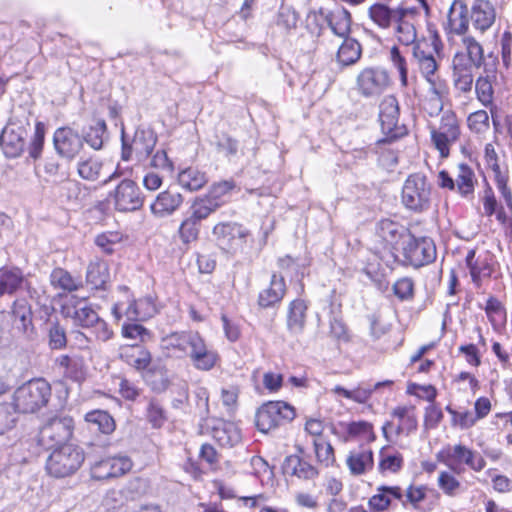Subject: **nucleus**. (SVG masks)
Returning a JSON list of instances; mask_svg holds the SVG:
<instances>
[{"instance_id":"obj_1","label":"nucleus","mask_w":512,"mask_h":512,"mask_svg":"<svg viewBox=\"0 0 512 512\" xmlns=\"http://www.w3.org/2000/svg\"><path fill=\"white\" fill-rule=\"evenodd\" d=\"M31 113L24 109L13 112L0 134V146L6 157L17 158L25 149Z\"/></svg>"},{"instance_id":"obj_2","label":"nucleus","mask_w":512,"mask_h":512,"mask_svg":"<svg viewBox=\"0 0 512 512\" xmlns=\"http://www.w3.org/2000/svg\"><path fill=\"white\" fill-rule=\"evenodd\" d=\"M437 256L436 245L430 237H415L411 233L401 247V258L392 253L393 263L420 268L434 262Z\"/></svg>"},{"instance_id":"obj_3","label":"nucleus","mask_w":512,"mask_h":512,"mask_svg":"<svg viewBox=\"0 0 512 512\" xmlns=\"http://www.w3.org/2000/svg\"><path fill=\"white\" fill-rule=\"evenodd\" d=\"M433 186L423 173H413L405 180L401 201L404 207L415 213L428 211L432 204Z\"/></svg>"},{"instance_id":"obj_4","label":"nucleus","mask_w":512,"mask_h":512,"mask_svg":"<svg viewBox=\"0 0 512 512\" xmlns=\"http://www.w3.org/2000/svg\"><path fill=\"white\" fill-rule=\"evenodd\" d=\"M51 450L46 461V469L56 478L74 474L85 460L83 449L73 444H64Z\"/></svg>"},{"instance_id":"obj_5","label":"nucleus","mask_w":512,"mask_h":512,"mask_svg":"<svg viewBox=\"0 0 512 512\" xmlns=\"http://www.w3.org/2000/svg\"><path fill=\"white\" fill-rule=\"evenodd\" d=\"M50 397V384L42 378L33 379L17 388L14 405L18 412L35 413L47 405Z\"/></svg>"},{"instance_id":"obj_6","label":"nucleus","mask_w":512,"mask_h":512,"mask_svg":"<svg viewBox=\"0 0 512 512\" xmlns=\"http://www.w3.org/2000/svg\"><path fill=\"white\" fill-rule=\"evenodd\" d=\"M296 416L293 406L284 401H269L258 408L255 415L256 427L260 432L268 433Z\"/></svg>"},{"instance_id":"obj_7","label":"nucleus","mask_w":512,"mask_h":512,"mask_svg":"<svg viewBox=\"0 0 512 512\" xmlns=\"http://www.w3.org/2000/svg\"><path fill=\"white\" fill-rule=\"evenodd\" d=\"M400 108L398 100L393 95L383 98L379 104V121L382 133L385 138L379 140L380 143L394 141L407 133V128L399 124Z\"/></svg>"},{"instance_id":"obj_8","label":"nucleus","mask_w":512,"mask_h":512,"mask_svg":"<svg viewBox=\"0 0 512 512\" xmlns=\"http://www.w3.org/2000/svg\"><path fill=\"white\" fill-rule=\"evenodd\" d=\"M156 143L157 135L149 128H137L131 144L125 141L124 133H122L121 158L124 161H129L134 154L138 162H144L151 155Z\"/></svg>"},{"instance_id":"obj_9","label":"nucleus","mask_w":512,"mask_h":512,"mask_svg":"<svg viewBox=\"0 0 512 512\" xmlns=\"http://www.w3.org/2000/svg\"><path fill=\"white\" fill-rule=\"evenodd\" d=\"M114 208L119 212H134L142 208L144 195L138 184L131 179H123L109 193Z\"/></svg>"},{"instance_id":"obj_10","label":"nucleus","mask_w":512,"mask_h":512,"mask_svg":"<svg viewBox=\"0 0 512 512\" xmlns=\"http://www.w3.org/2000/svg\"><path fill=\"white\" fill-rule=\"evenodd\" d=\"M74 421L70 416L54 417L40 430L39 441L46 449H52L66 444L71 438Z\"/></svg>"},{"instance_id":"obj_11","label":"nucleus","mask_w":512,"mask_h":512,"mask_svg":"<svg viewBox=\"0 0 512 512\" xmlns=\"http://www.w3.org/2000/svg\"><path fill=\"white\" fill-rule=\"evenodd\" d=\"M430 134L441 157H448L450 143L455 142L460 134L456 115L452 111H445L441 117L439 128L430 127Z\"/></svg>"},{"instance_id":"obj_12","label":"nucleus","mask_w":512,"mask_h":512,"mask_svg":"<svg viewBox=\"0 0 512 512\" xmlns=\"http://www.w3.org/2000/svg\"><path fill=\"white\" fill-rule=\"evenodd\" d=\"M391 416L396 418L398 423L395 425L393 421H387L382 426V433L387 441H394L393 436H408L417 429L418 421L413 406H398L393 409Z\"/></svg>"},{"instance_id":"obj_13","label":"nucleus","mask_w":512,"mask_h":512,"mask_svg":"<svg viewBox=\"0 0 512 512\" xmlns=\"http://www.w3.org/2000/svg\"><path fill=\"white\" fill-rule=\"evenodd\" d=\"M356 84L362 96L374 97L387 89L390 77L388 72L381 67H367L358 74Z\"/></svg>"},{"instance_id":"obj_14","label":"nucleus","mask_w":512,"mask_h":512,"mask_svg":"<svg viewBox=\"0 0 512 512\" xmlns=\"http://www.w3.org/2000/svg\"><path fill=\"white\" fill-rule=\"evenodd\" d=\"M437 459L449 466L455 472H459L455 464H466L472 470L479 472L486 466L485 459L476 451L462 444H457L448 449L446 456L443 452L437 454Z\"/></svg>"},{"instance_id":"obj_15","label":"nucleus","mask_w":512,"mask_h":512,"mask_svg":"<svg viewBox=\"0 0 512 512\" xmlns=\"http://www.w3.org/2000/svg\"><path fill=\"white\" fill-rule=\"evenodd\" d=\"M217 245L228 253L240 247L248 234L247 230L234 222H220L212 230Z\"/></svg>"},{"instance_id":"obj_16","label":"nucleus","mask_w":512,"mask_h":512,"mask_svg":"<svg viewBox=\"0 0 512 512\" xmlns=\"http://www.w3.org/2000/svg\"><path fill=\"white\" fill-rule=\"evenodd\" d=\"M132 468L131 460L126 456L103 458L91 465V477L95 480H107L124 475Z\"/></svg>"},{"instance_id":"obj_17","label":"nucleus","mask_w":512,"mask_h":512,"mask_svg":"<svg viewBox=\"0 0 512 512\" xmlns=\"http://www.w3.org/2000/svg\"><path fill=\"white\" fill-rule=\"evenodd\" d=\"M53 144L59 156L73 160L83 148V139L72 128L60 127L54 132Z\"/></svg>"},{"instance_id":"obj_18","label":"nucleus","mask_w":512,"mask_h":512,"mask_svg":"<svg viewBox=\"0 0 512 512\" xmlns=\"http://www.w3.org/2000/svg\"><path fill=\"white\" fill-rule=\"evenodd\" d=\"M469 11L473 28L481 33L487 31L496 20L494 5L488 0H474Z\"/></svg>"},{"instance_id":"obj_19","label":"nucleus","mask_w":512,"mask_h":512,"mask_svg":"<svg viewBox=\"0 0 512 512\" xmlns=\"http://www.w3.org/2000/svg\"><path fill=\"white\" fill-rule=\"evenodd\" d=\"M189 358L196 369L209 371L216 365L219 355L206 345L205 340L199 334L191 351H189Z\"/></svg>"},{"instance_id":"obj_20","label":"nucleus","mask_w":512,"mask_h":512,"mask_svg":"<svg viewBox=\"0 0 512 512\" xmlns=\"http://www.w3.org/2000/svg\"><path fill=\"white\" fill-rule=\"evenodd\" d=\"M27 285L28 281L20 268L15 266H3L0 268V297L15 295Z\"/></svg>"},{"instance_id":"obj_21","label":"nucleus","mask_w":512,"mask_h":512,"mask_svg":"<svg viewBox=\"0 0 512 512\" xmlns=\"http://www.w3.org/2000/svg\"><path fill=\"white\" fill-rule=\"evenodd\" d=\"M377 234L388 245L396 249V245H403L410 232L403 225L390 219H382L377 223Z\"/></svg>"},{"instance_id":"obj_22","label":"nucleus","mask_w":512,"mask_h":512,"mask_svg":"<svg viewBox=\"0 0 512 512\" xmlns=\"http://www.w3.org/2000/svg\"><path fill=\"white\" fill-rule=\"evenodd\" d=\"M181 193L168 189L160 192L151 204V212L157 217H165L173 214L183 204Z\"/></svg>"},{"instance_id":"obj_23","label":"nucleus","mask_w":512,"mask_h":512,"mask_svg":"<svg viewBox=\"0 0 512 512\" xmlns=\"http://www.w3.org/2000/svg\"><path fill=\"white\" fill-rule=\"evenodd\" d=\"M447 18L451 32L457 35H464L468 31L470 11L463 0H453L449 7Z\"/></svg>"},{"instance_id":"obj_24","label":"nucleus","mask_w":512,"mask_h":512,"mask_svg":"<svg viewBox=\"0 0 512 512\" xmlns=\"http://www.w3.org/2000/svg\"><path fill=\"white\" fill-rule=\"evenodd\" d=\"M199 333L195 331H185L172 333L164 340L166 349L172 351V355L178 358L189 357Z\"/></svg>"},{"instance_id":"obj_25","label":"nucleus","mask_w":512,"mask_h":512,"mask_svg":"<svg viewBox=\"0 0 512 512\" xmlns=\"http://www.w3.org/2000/svg\"><path fill=\"white\" fill-rule=\"evenodd\" d=\"M308 305L303 299H295L288 306L286 326L293 336L303 333L306 325Z\"/></svg>"},{"instance_id":"obj_26","label":"nucleus","mask_w":512,"mask_h":512,"mask_svg":"<svg viewBox=\"0 0 512 512\" xmlns=\"http://www.w3.org/2000/svg\"><path fill=\"white\" fill-rule=\"evenodd\" d=\"M412 56L416 61L421 76L428 77L437 74L439 62L433 55L428 44L417 43L412 47Z\"/></svg>"},{"instance_id":"obj_27","label":"nucleus","mask_w":512,"mask_h":512,"mask_svg":"<svg viewBox=\"0 0 512 512\" xmlns=\"http://www.w3.org/2000/svg\"><path fill=\"white\" fill-rule=\"evenodd\" d=\"M286 293V284L282 276L273 274L268 288L262 290L258 296V305L261 308H271L279 304Z\"/></svg>"},{"instance_id":"obj_28","label":"nucleus","mask_w":512,"mask_h":512,"mask_svg":"<svg viewBox=\"0 0 512 512\" xmlns=\"http://www.w3.org/2000/svg\"><path fill=\"white\" fill-rule=\"evenodd\" d=\"M485 76H480L475 84V91L478 100L484 105L488 106L493 101V80L496 73V58L492 63L488 62L484 66Z\"/></svg>"},{"instance_id":"obj_29","label":"nucleus","mask_w":512,"mask_h":512,"mask_svg":"<svg viewBox=\"0 0 512 512\" xmlns=\"http://www.w3.org/2000/svg\"><path fill=\"white\" fill-rule=\"evenodd\" d=\"M285 473L304 480H312L318 476V470L299 455H289L283 462Z\"/></svg>"},{"instance_id":"obj_30","label":"nucleus","mask_w":512,"mask_h":512,"mask_svg":"<svg viewBox=\"0 0 512 512\" xmlns=\"http://www.w3.org/2000/svg\"><path fill=\"white\" fill-rule=\"evenodd\" d=\"M325 20L333 34L341 38L349 37L352 20L351 14L347 9L341 7L334 11H329L325 15Z\"/></svg>"},{"instance_id":"obj_31","label":"nucleus","mask_w":512,"mask_h":512,"mask_svg":"<svg viewBox=\"0 0 512 512\" xmlns=\"http://www.w3.org/2000/svg\"><path fill=\"white\" fill-rule=\"evenodd\" d=\"M211 435L213 439L223 447H232L241 440L239 429L231 422L217 421L216 424L212 426Z\"/></svg>"},{"instance_id":"obj_32","label":"nucleus","mask_w":512,"mask_h":512,"mask_svg":"<svg viewBox=\"0 0 512 512\" xmlns=\"http://www.w3.org/2000/svg\"><path fill=\"white\" fill-rule=\"evenodd\" d=\"M361 56V44L354 38L346 37L337 51L336 61L341 67H348L356 64Z\"/></svg>"},{"instance_id":"obj_33","label":"nucleus","mask_w":512,"mask_h":512,"mask_svg":"<svg viewBox=\"0 0 512 512\" xmlns=\"http://www.w3.org/2000/svg\"><path fill=\"white\" fill-rule=\"evenodd\" d=\"M12 316L15 329L26 335L33 332L31 307L24 300L14 302Z\"/></svg>"},{"instance_id":"obj_34","label":"nucleus","mask_w":512,"mask_h":512,"mask_svg":"<svg viewBox=\"0 0 512 512\" xmlns=\"http://www.w3.org/2000/svg\"><path fill=\"white\" fill-rule=\"evenodd\" d=\"M346 463L351 474L362 475L373 467V452L366 448L351 451Z\"/></svg>"},{"instance_id":"obj_35","label":"nucleus","mask_w":512,"mask_h":512,"mask_svg":"<svg viewBox=\"0 0 512 512\" xmlns=\"http://www.w3.org/2000/svg\"><path fill=\"white\" fill-rule=\"evenodd\" d=\"M179 185L190 192L202 189L208 183V177L204 171L197 167H188L178 174Z\"/></svg>"},{"instance_id":"obj_36","label":"nucleus","mask_w":512,"mask_h":512,"mask_svg":"<svg viewBox=\"0 0 512 512\" xmlns=\"http://www.w3.org/2000/svg\"><path fill=\"white\" fill-rule=\"evenodd\" d=\"M85 421L91 431H98L102 434L109 435L116 428L113 417L104 410H93L85 415Z\"/></svg>"},{"instance_id":"obj_37","label":"nucleus","mask_w":512,"mask_h":512,"mask_svg":"<svg viewBox=\"0 0 512 512\" xmlns=\"http://www.w3.org/2000/svg\"><path fill=\"white\" fill-rule=\"evenodd\" d=\"M109 277V269L105 261L96 260L89 263L86 271V283L92 289H105Z\"/></svg>"},{"instance_id":"obj_38","label":"nucleus","mask_w":512,"mask_h":512,"mask_svg":"<svg viewBox=\"0 0 512 512\" xmlns=\"http://www.w3.org/2000/svg\"><path fill=\"white\" fill-rule=\"evenodd\" d=\"M369 17L380 28H388L393 20L404 16L403 10H392L382 3L373 4L368 10Z\"/></svg>"},{"instance_id":"obj_39","label":"nucleus","mask_w":512,"mask_h":512,"mask_svg":"<svg viewBox=\"0 0 512 512\" xmlns=\"http://www.w3.org/2000/svg\"><path fill=\"white\" fill-rule=\"evenodd\" d=\"M475 182V174L472 168L465 163H460L458 165V173L455 179L456 191L462 197L473 195Z\"/></svg>"},{"instance_id":"obj_40","label":"nucleus","mask_w":512,"mask_h":512,"mask_svg":"<svg viewBox=\"0 0 512 512\" xmlns=\"http://www.w3.org/2000/svg\"><path fill=\"white\" fill-rule=\"evenodd\" d=\"M81 138L83 143L86 142L92 149H102L105 140H107V125L104 120H98L88 129L83 130Z\"/></svg>"},{"instance_id":"obj_41","label":"nucleus","mask_w":512,"mask_h":512,"mask_svg":"<svg viewBox=\"0 0 512 512\" xmlns=\"http://www.w3.org/2000/svg\"><path fill=\"white\" fill-rule=\"evenodd\" d=\"M143 377L154 392H164L169 386L167 370L161 365H152L144 372Z\"/></svg>"},{"instance_id":"obj_42","label":"nucleus","mask_w":512,"mask_h":512,"mask_svg":"<svg viewBox=\"0 0 512 512\" xmlns=\"http://www.w3.org/2000/svg\"><path fill=\"white\" fill-rule=\"evenodd\" d=\"M70 316L75 325L87 329H90L91 326L97 322L99 317L92 306L84 301L77 303L73 307V312L70 313Z\"/></svg>"},{"instance_id":"obj_43","label":"nucleus","mask_w":512,"mask_h":512,"mask_svg":"<svg viewBox=\"0 0 512 512\" xmlns=\"http://www.w3.org/2000/svg\"><path fill=\"white\" fill-rule=\"evenodd\" d=\"M219 208L220 207L217 202H213L212 199L204 194L195 197L189 210L190 215L201 223Z\"/></svg>"},{"instance_id":"obj_44","label":"nucleus","mask_w":512,"mask_h":512,"mask_svg":"<svg viewBox=\"0 0 512 512\" xmlns=\"http://www.w3.org/2000/svg\"><path fill=\"white\" fill-rule=\"evenodd\" d=\"M466 265L470 271L472 281L479 285L482 277L490 276L491 269L486 260H481L480 257L476 258V250L471 249L468 251L465 258Z\"/></svg>"},{"instance_id":"obj_45","label":"nucleus","mask_w":512,"mask_h":512,"mask_svg":"<svg viewBox=\"0 0 512 512\" xmlns=\"http://www.w3.org/2000/svg\"><path fill=\"white\" fill-rule=\"evenodd\" d=\"M50 282L54 288L68 292L76 291L82 287V281L79 278H74L68 271L62 268H55L52 271Z\"/></svg>"},{"instance_id":"obj_46","label":"nucleus","mask_w":512,"mask_h":512,"mask_svg":"<svg viewBox=\"0 0 512 512\" xmlns=\"http://www.w3.org/2000/svg\"><path fill=\"white\" fill-rule=\"evenodd\" d=\"M345 429L349 438H358L368 442L375 440V434L373 432V425L368 421H353L350 423H340Z\"/></svg>"},{"instance_id":"obj_47","label":"nucleus","mask_w":512,"mask_h":512,"mask_svg":"<svg viewBox=\"0 0 512 512\" xmlns=\"http://www.w3.org/2000/svg\"><path fill=\"white\" fill-rule=\"evenodd\" d=\"M379 471L381 473H397L403 467L404 459L398 451L382 448L380 451Z\"/></svg>"},{"instance_id":"obj_48","label":"nucleus","mask_w":512,"mask_h":512,"mask_svg":"<svg viewBox=\"0 0 512 512\" xmlns=\"http://www.w3.org/2000/svg\"><path fill=\"white\" fill-rule=\"evenodd\" d=\"M48 346L52 350L64 349L67 345L66 329L59 321H49L46 327Z\"/></svg>"},{"instance_id":"obj_49","label":"nucleus","mask_w":512,"mask_h":512,"mask_svg":"<svg viewBox=\"0 0 512 512\" xmlns=\"http://www.w3.org/2000/svg\"><path fill=\"white\" fill-rule=\"evenodd\" d=\"M462 43L465 49L464 53L468 56L472 65H474L475 68L485 66L486 63L484 62V50L482 45L472 36H464Z\"/></svg>"},{"instance_id":"obj_50","label":"nucleus","mask_w":512,"mask_h":512,"mask_svg":"<svg viewBox=\"0 0 512 512\" xmlns=\"http://www.w3.org/2000/svg\"><path fill=\"white\" fill-rule=\"evenodd\" d=\"M102 169V162L95 158L80 159L77 163L78 175L87 181H96Z\"/></svg>"},{"instance_id":"obj_51","label":"nucleus","mask_w":512,"mask_h":512,"mask_svg":"<svg viewBox=\"0 0 512 512\" xmlns=\"http://www.w3.org/2000/svg\"><path fill=\"white\" fill-rule=\"evenodd\" d=\"M46 126L43 122L37 121L35 124L34 134L28 145L29 156L38 159L43 151L45 142Z\"/></svg>"},{"instance_id":"obj_52","label":"nucleus","mask_w":512,"mask_h":512,"mask_svg":"<svg viewBox=\"0 0 512 512\" xmlns=\"http://www.w3.org/2000/svg\"><path fill=\"white\" fill-rule=\"evenodd\" d=\"M18 410L12 403H0V435L15 427Z\"/></svg>"},{"instance_id":"obj_53","label":"nucleus","mask_w":512,"mask_h":512,"mask_svg":"<svg viewBox=\"0 0 512 512\" xmlns=\"http://www.w3.org/2000/svg\"><path fill=\"white\" fill-rule=\"evenodd\" d=\"M200 227L201 223L194 217L191 215L186 217L179 227V235L182 242L184 244H189L196 241L199 236Z\"/></svg>"},{"instance_id":"obj_54","label":"nucleus","mask_w":512,"mask_h":512,"mask_svg":"<svg viewBox=\"0 0 512 512\" xmlns=\"http://www.w3.org/2000/svg\"><path fill=\"white\" fill-rule=\"evenodd\" d=\"M494 174V181L498 191L500 192L507 208L512 211V192L507 187L508 175L505 171H502L500 166L497 168H490Z\"/></svg>"},{"instance_id":"obj_55","label":"nucleus","mask_w":512,"mask_h":512,"mask_svg":"<svg viewBox=\"0 0 512 512\" xmlns=\"http://www.w3.org/2000/svg\"><path fill=\"white\" fill-rule=\"evenodd\" d=\"M121 334L124 338L139 340L140 342H146L152 338L151 331L139 323H124Z\"/></svg>"},{"instance_id":"obj_56","label":"nucleus","mask_w":512,"mask_h":512,"mask_svg":"<svg viewBox=\"0 0 512 512\" xmlns=\"http://www.w3.org/2000/svg\"><path fill=\"white\" fill-rule=\"evenodd\" d=\"M397 21L396 36L398 41L405 46L412 45L413 47L417 44L415 42L417 33L414 25L408 21L402 20V18H398Z\"/></svg>"},{"instance_id":"obj_57","label":"nucleus","mask_w":512,"mask_h":512,"mask_svg":"<svg viewBox=\"0 0 512 512\" xmlns=\"http://www.w3.org/2000/svg\"><path fill=\"white\" fill-rule=\"evenodd\" d=\"M146 416L148 422L152 425L153 428L162 427L167 420L163 407L157 400L154 399L150 400L147 406Z\"/></svg>"},{"instance_id":"obj_58","label":"nucleus","mask_w":512,"mask_h":512,"mask_svg":"<svg viewBox=\"0 0 512 512\" xmlns=\"http://www.w3.org/2000/svg\"><path fill=\"white\" fill-rule=\"evenodd\" d=\"M299 20V14L291 6L281 5L277 16V25L287 30L295 29Z\"/></svg>"},{"instance_id":"obj_59","label":"nucleus","mask_w":512,"mask_h":512,"mask_svg":"<svg viewBox=\"0 0 512 512\" xmlns=\"http://www.w3.org/2000/svg\"><path fill=\"white\" fill-rule=\"evenodd\" d=\"M317 460L326 467L331 466L335 462L334 449L329 442L322 440H314L313 442Z\"/></svg>"},{"instance_id":"obj_60","label":"nucleus","mask_w":512,"mask_h":512,"mask_svg":"<svg viewBox=\"0 0 512 512\" xmlns=\"http://www.w3.org/2000/svg\"><path fill=\"white\" fill-rule=\"evenodd\" d=\"M234 187L233 181H221L213 184L205 195L212 199L213 202H217L219 207H221L225 203L224 196L230 193Z\"/></svg>"},{"instance_id":"obj_61","label":"nucleus","mask_w":512,"mask_h":512,"mask_svg":"<svg viewBox=\"0 0 512 512\" xmlns=\"http://www.w3.org/2000/svg\"><path fill=\"white\" fill-rule=\"evenodd\" d=\"M390 59L394 67L398 70L400 75V83L403 87L408 86V68L405 57L397 46H393L390 50Z\"/></svg>"},{"instance_id":"obj_62","label":"nucleus","mask_w":512,"mask_h":512,"mask_svg":"<svg viewBox=\"0 0 512 512\" xmlns=\"http://www.w3.org/2000/svg\"><path fill=\"white\" fill-rule=\"evenodd\" d=\"M393 292L401 301L410 300L413 298L414 283L408 277L397 280L393 285Z\"/></svg>"},{"instance_id":"obj_63","label":"nucleus","mask_w":512,"mask_h":512,"mask_svg":"<svg viewBox=\"0 0 512 512\" xmlns=\"http://www.w3.org/2000/svg\"><path fill=\"white\" fill-rule=\"evenodd\" d=\"M384 485L377 487L376 493L369 499V508L376 512H382L388 509L392 503L386 492H383Z\"/></svg>"},{"instance_id":"obj_64","label":"nucleus","mask_w":512,"mask_h":512,"mask_svg":"<svg viewBox=\"0 0 512 512\" xmlns=\"http://www.w3.org/2000/svg\"><path fill=\"white\" fill-rule=\"evenodd\" d=\"M467 123L472 131L476 133L483 132L489 127L488 113L484 110L471 113L468 116Z\"/></svg>"}]
</instances>
